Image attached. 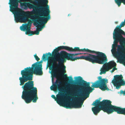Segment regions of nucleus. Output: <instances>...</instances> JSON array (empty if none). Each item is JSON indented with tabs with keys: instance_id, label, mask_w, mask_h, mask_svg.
Masks as SVG:
<instances>
[{
	"instance_id": "f257e3e1",
	"label": "nucleus",
	"mask_w": 125,
	"mask_h": 125,
	"mask_svg": "<svg viewBox=\"0 0 125 125\" xmlns=\"http://www.w3.org/2000/svg\"><path fill=\"white\" fill-rule=\"evenodd\" d=\"M42 61L37 62L32 65V67H27L21 71L22 77L19 78L20 85H23L24 83L32 80L33 74L41 75L43 74L42 64ZM23 90L21 96L26 103H30L32 101L34 103L36 102L38 99L37 88L34 87L33 81H29L25 83L22 86Z\"/></svg>"
},
{
	"instance_id": "f03ea898",
	"label": "nucleus",
	"mask_w": 125,
	"mask_h": 125,
	"mask_svg": "<svg viewBox=\"0 0 125 125\" xmlns=\"http://www.w3.org/2000/svg\"><path fill=\"white\" fill-rule=\"evenodd\" d=\"M63 49L66 50V46L58 47L53 50L52 55L54 58L50 57L48 62V66L52 69V74L53 76L56 77L57 72L61 71L63 74V77L67 78L66 79L70 82L73 81L72 77H67L66 74H64L66 71V67L63 63L66 61L67 52L64 51H62L60 53L59 52V50Z\"/></svg>"
},
{
	"instance_id": "7ed1b4c3",
	"label": "nucleus",
	"mask_w": 125,
	"mask_h": 125,
	"mask_svg": "<svg viewBox=\"0 0 125 125\" xmlns=\"http://www.w3.org/2000/svg\"><path fill=\"white\" fill-rule=\"evenodd\" d=\"M76 81L77 82L83 80V82L81 85L83 89V91L80 94V96L81 97H78L76 99V101L72 103L68 102L64 104V107L66 108H71V107L74 108H79L82 107L83 104L84 100L89 97L90 93L94 89V88H99L103 91L108 90L107 87H106L103 84L99 81H96L94 82H92V84L91 87L90 86V82H87L86 81L83 80L82 78L80 76L75 77Z\"/></svg>"
},
{
	"instance_id": "20e7f679",
	"label": "nucleus",
	"mask_w": 125,
	"mask_h": 125,
	"mask_svg": "<svg viewBox=\"0 0 125 125\" xmlns=\"http://www.w3.org/2000/svg\"><path fill=\"white\" fill-rule=\"evenodd\" d=\"M112 102L110 100H104L101 102L96 100L94 102L92 105L95 106L92 108L94 114L96 115L101 110L108 114L112 113L114 112L118 114L125 115V108H122L112 104Z\"/></svg>"
},
{
	"instance_id": "39448f33",
	"label": "nucleus",
	"mask_w": 125,
	"mask_h": 125,
	"mask_svg": "<svg viewBox=\"0 0 125 125\" xmlns=\"http://www.w3.org/2000/svg\"><path fill=\"white\" fill-rule=\"evenodd\" d=\"M39 3V4L37 6L29 2L21 3V6L24 7L25 8L28 7L30 9H32L34 10V12H36L39 16L43 17H39L38 20H33V21H35V24L37 25L40 24V22L46 24L50 19V9L46 8L45 6L42 5L40 2H38V3Z\"/></svg>"
},
{
	"instance_id": "423d86ee",
	"label": "nucleus",
	"mask_w": 125,
	"mask_h": 125,
	"mask_svg": "<svg viewBox=\"0 0 125 125\" xmlns=\"http://www.w3.org/2000/svg\"><path fill=\"white\" fill-rule=\"evenodd\" d=\"M30 1L29 0H9V4L10 5V11L15 15V20L18 22H25L27 18L25 16L26 12L18 8L19 3L21 1Z\"/></svg>"
},
{
	"instance_id": "0eeeda50",
	"label": "nucleus",
	"mask_w": 125,
	"mask_h": 125,
	"mask_svg": "<svg viewBox=\"0 0 125 125\" xmlns=\"http://www.w3.org/2000/svg\"><path fill=\"white\" fill-rule=\"evenodd\" d=\"M90 52L97 54L96 55L91 54H87L86 55V56L89 58L88 61L92 62L93 63H96L103 64L107 61L106 56L104 53L91 50Z\"/></svg>"
},
{
	"instance_id": "6e6552de",
	"label": "nucleus",
	"mask_w": 125,
	"mask_h": 125,
	"mask_svg": "<svg viewBox=\"0 0 125 125\" xmlns=\"http://www.w3.org/2000/svg\"><path fill=\"white\" fill-rule=\"evenodd\" d=\"M105 62L104 63L102 67L100 70V74L101 75L102 74L105 73L106 72L111 69L113 67H114V68L111 71V73H112L115 70H117V68H116V64L115 62L113 61H111L108 63Z\"/></svg>"
},
{
	"instance_id": "1a4fd4ad",
	"label": "nucleus",
	"mask_w": 125,
	"mask_h": 125,
	"mask_svg": "<svg viewBox=\"0 0 125 125\" xmlns=\"http://www.w3.org/2000/svg\"><path fill=\"white\" fill-rule=\"evenodd\" d=\"M112 83L117 89H119L121 86L125 85V81L124 80L123 76L121 74L115 75Z\"/></svg>"
},
{
	"instance_id": "9d476101",
	"label": "nucleus",
	"mask_w": 125,
	"mask_h": 125,
	"mask_svg": "<svg viewBox=\"0 0 125 125\" xmlns=\"http://www.w3.org/2000/svg\"><path fill=\"white\" fill-rule=\"evenodd\" d=\"M113 38L114 41V44L117 45V43L119 42L121 45L125 43V38L122 36L123 34L114 32L113 33Z\"/></svg>"
},
{
	"instance_id": "9b49d317",
	"label": "nucleus",
	"mask_w": 125,
	"mask_h": 125,
	"mask_svg": "<svg viewBox=\"0 0 125 125\" xmlns=\"http://www.w3.org/2000/svg\"><path fill=\"white\" fill-rule=\"evenodd\" d=\"M117 46L118 52L116 54V56H118L122 55L125 59V48L122 45H117L114 44L112 45V48L115 49ZM123 63L125 66V60L124 61Z\"/></svg>"
},
{
	"instance_id": "f8f14e48",
	"label": "nucleus",
	"mask_w": 125,
	"mask_h": 125,
	"mask_svg": "<svg viewBox=\"0 0 125 125\" xmlns=\"http://www.w3.org/2000/svg\"><path fill=\"white\" fill-rule=\"evenodd\" d=\"M125 25V23L124 22H122L119 25L117 26L114 29V32L125 35V32L121 28Z\"/></svg>"
},
{
	"instance_id": "ddd939ff",
	"label": "nucleus",
	"mask_w": 125,
	"mask_h": 125,
	"mask_svg": "<svg viewBox=\"0 0 125 125\" xmlns=\"http://www.w3.org/2000/svg\"><path fill=\"white\" fill-rule=\"evenodd\" d=\"M73 56H72V57H71L70 56H66V60H67L72 61H74L77 59H84L87 61H88V59L89 58L88 57L86 56V55L82 56L80 57H77L75 58H73Z\"/></svg>"
},
{
	"instance_id": "4468645a",
	"label": "nucleus",
	"mask_w": 125,
	"mask_h": 125,
	"mask_svg": "<svg viewBox=\"0 0 125 125\" xmlns=\"http://www.w3.org/2000/svg\"><path fill=\"white\" fill-rule=\"evenodd\" d=\"M51 97L54 99L56 101L57 103L61 105L62 104L63 99L62 94V93H60L59 94L57 95V98H56L54 95H52Z\"/></svg>"
},
{
	"instance_id": "2eb2a0df",
	"label": "nucleus",
	"mask_w": 125,
	"mask_h": 125,
	"mask_svg": "<svg viewBox=\"0 0 125 125\" xmlns=\"http://www.w3.org/2000/svg\"><path fill=\"white\" fill-rule=\"evenodd\" d=\"M55 83V84L53 85L52 87L54 89L57 88L60 92H63V87L61 86L60 85L62 83V82L59 81V80L57 79Z\"/></svg>"
},
{
	"instance_id": "dca6fc26",
	"label": "nucleus",
	"mask_w": 125,
	"mask_h": 125,
	"mask_svg": "<svg viewBox=\"0 0 125 125\" xmlns=\"http://www.w3.org/2000/svg\"><path fill=\"white\" fill-rule=\"evenodd\" d=\"M34 2L35 3H38V2H40L42 4V5L45 6L46 8H47L48 9H49V6L48 5V0H34Z\"/></svg>"
},
{
	"instance_id": "f3484780",
	"label": "nucleus",
	"mask_w": 125,
	"mask_h": 125,
	"mask_svg": "<svg viewBox=\"0 0 125 125\" xmlns=\"http://www.w3.org/2000/svg\"><path fill=\"white\" fill-rule=\"evenodd\" d=\"M66 50L70 52H75L76 51H80V48L78 47H75L73 49L72 47H70L66 46Z\"/></svg>"
},
{
	"instance_id": "a211bd4d",
	"label": "nucleus",
	"mask_w": 125,
	"mask_h": 125,
	"mask_svg": "<svg viewBox=\"0 0 125 125\" xmlns=\"http://www.w3.org/2000/svg\"><path fill=\"white\" fill-rule=\"evenodd\" d=\"M99 80L97 81H99L100 83L106 87H107L106 83L108 82V80L105 79H102L101 76H99L98 77Z\"/></svg>"
},
{
	"instance_id": "6ab92c4d",
	"label": "nucleus",
	"mask_w": 125,
	"mask_h": 125,
	"mask_svg": "<svg viewBox=\"0 0 125 125\" xmlns=\"http://www.w3.org/2000/svg\"><path fill=\"white\" fill-rule=\"evenodd\" d=\"M34 23H35V21H34ZM40 22V24L38 25H37L35 24V23H34V25H36V26L37 27V26H39L41 24L42 25V26L41 27L39 28L38 30H37L36 31H34V34H35L37 35H38L39 34V31H41L42 30V29L45 26L44 24H44L43 23H42V22Z\"/></svg>"
},
{
	"instance_id": "aec40b11",
	"label": "nucleus",
	"mask_w": 125,
	"mask_h": 125,
	"mask_svg": "<svg viewBox=\"0 0 125 125\" xmlns=\"http://www.w3.org/2000/svg\"><path fill=\"white\" fill-rule=\"evenodd\" d=\"M20 28L21 31H26L25 34H26L28 35L29 34V33L31 31V28H24L20 26Z\"/></svg>"
},
{
	"instance_id": "412c9836",
	"label": "nucleus",
	"mask_w": 125,
	"mask_h": 125,
	"mask_svg": "<svg viewBox=\"0 0 125 125\" xmlns=\"http://www.w3.org/2000/svg\"><path fill=\"white\" fill-rule=\"evenodd\" d=\"M32 23V21L30 20H29L28 23L23 24L21 26L24 28H31Z\"/></svg>"
},
{
	"instance_id": "4be33fe9",
	"label": "nucleus",
	"mask_w": 125,
	"mask_h": 125,
	"mask_svg": "<svg viewBox=\"0 0 125 125\" xmlns=\"http://www.w3.org/2000/svg\"><path fill=\"white\" fill-rule=\"evenodd\" d=\"M115 1L119 7L120 6L121 3L125 5V0H115Z\"/></svg>"
},
{
	"instance_id": "5701e85b",
	"label": "nucleus",
	"mask_w": 125,
	"mask_h": 125,
	"mask_svg": "<svg viewBox=\"0 0 125 125\" xmlns=\"http://www.w3.org/2000/svg\"><path fill=\"white\" fill-rule=\"evenodd\" d=\"M47 55V57H46V55L45 54H44L43 55L42 57V58L43 60H47V56H48V55H49L50 56H51V53L49 52L48 53L46 54Z\"/></svg>"
},
{
	"instance_id": "b1692460",
	"label": "nucleus",
	"mask_w": 125,
	"mask_h": 125,
	"mask_svg": "<svg viewBox=\"0 0 125 125\" xmlns=\"http://www.w3.org/2000/svg\"><path fill=\"white\" fill-rule=\"evenodd\" d=\"M67 54L66 56H70V57H72V56L82 54V53H76L75 54H71L68 53L67 52Z\"/></svg>"
},
{
	"instance_id": "393cba45",
	"label": "nucleus",
	"mask_w": 125,
	"mask_h": 125,
	"mask_svg": "<svg viewBox=\"0 0 125 125\" xmlns=\"http://www.w3.org/2000/svg\"><path fill=\"white\" fill-rule=\"evenodd\" d=\"M69 89L70 90L72 91L75 92L76 91V86L73 85L70 88H69Z\"/></svg>"
},
{
	"instance_id": "a878e982",
	"label": "nucleus",
	"mask_w": 125,
	"mask_h": 125,
	"mask_svg": "<svg viewBox=\"0 0 125 125\" xmlns=\"http://www.w3.org/2000/svg\"><path fill=\"white\" fill-rule=\"evenodd\" d=\"M34 57L35 59L37 61H38L40 60V59L36 55V54L34 55Z\"/></svg>"
},
{
	"instance_id": "bb28decb",
	"label": "nucleus",
	"mask_w": 125,
	"mask_h": 125,
	"mask_svg": "<svg viewBox=\"0 0 125 125\" xmlns=\"http://www.w3.org/2000/svg\"><path fill=\"white\" fill-rule=\"evenodd\" d=\"M33 35H34V31H31L29 33V34L28 35L29 36H31Z\"/></svg>"
},
{
	"instance_id": "cd10ccee",
	"label": "nucleus",
	"mask_w": 125,
	"mask_h": 125,
	"mask_svg": "<svg viewBox=\"0 0 125 125\" xmlns=\"http://www.w3.org/2000/svg\"><path fill=\"white\" fill-rule=\"evenodd\" d=\"M120 93L121 94H123L124 95H125V91H124L122 90H121Z\"/></svg>"
},
{
	"instance_id": "c85d7f7f",
	"label": "nucleus",
	"mask_w": 125,
	"mask_h": 125,
	"mask_svg": "<svg viewBox=\"0 0 125 125\" xmlns=\"http://www.w3.org/2000/svg\"><path fill=\"white\" fill-rule=\"evenodd\" d=\"M53 86H51L50 87V89L51 90H54V91H56L55 90L57 88H56L55 89H54L52 87Z\"/></svg>"
},
{
	"instance_id": "c756f323",
	"label": "nucleus",
	"mask_w": 125,
	"mask_h": 125,
	"mask_svg": "<svg viewBox=\"0 0 125 125\" xmlns=\"http://www.w3.org/2000/svg\"><path fill=\"white\" fill-rule=\"evenodd\" d=\"M86 49L85 48L80 49V51L85 52L86 51Z\"/></svg>"
},
{
	"instance_id": "7c9ffc66",
	"label": "nucleus",
	"mask_w": 125,
	"mask_h": 125,
	"mask_svg": "<svg viewBox=\"0 0 125 125\" xmlns=\"http://www.w3.org/2000/svg\"><path fill=\"white\" fill-rule=\"evenodd\" d=\"M86 52H90L91 51V50H89L87 49H86Z\"/></svg>"
},
{
	"instance_id": "2f4dec72",
	"label": "nucleus",
	"mask_w": 125,
	"mask_h": 125,
	"mask_svg": "<svg viewBox=\"0 0 125 125\" xmlns=\"http://www.w3.org/2000/svg\"><path fill=\"white\" fill-rule=\"evenodd\" d=\"M118 23V22L117 21H116L115 22V23L116 24H117Z\"/></svg>"
},
{
	"instance_id": "473e14b6",
	"label": "nucleus",
	"mask_w": 125,
	"mask_h": 125,
	"mask_svg": "<svg viewBox=\"0 0 125 125\" xmlns=\"http://www.w3.org/2000/svg\"><path fill=\"white\" fill-rule=\"evenodd\" d=\"M71 15L70 14H68V16H69L70 15Z\"/></svg>"
},
{
	"instance_id": "72a5a7b5",
	"label": "nucleus",
	"mask_w": 125,
	"mask_h": 125,
	"mask_svg": "<svg viewBox=\"0 0 125 125\" xmlns=\"http://www.w3.org/2000/svg\"><path fill=\"white\" fill-rule=\"evenodd\" d=\"M125 23V19L124 20V21H123Z\"/></svg>"
},
{
	"instance_id": "f704fd0d",
	"label": "nucleus",
	"mask_w": 125,
	"mask_h": 125,
	"mask_svg": "<svg viewBox=\"0 0 125 125\" xmlns=\"http://www.w3.org/2000/svg\"><path fill=\"white\" fill-rule=\"evenodd\" d=\"M79 83V84H80V83Z\"/></svg>"
}]
</instances>
